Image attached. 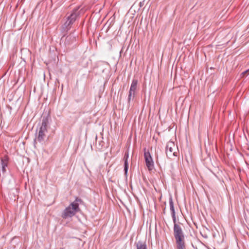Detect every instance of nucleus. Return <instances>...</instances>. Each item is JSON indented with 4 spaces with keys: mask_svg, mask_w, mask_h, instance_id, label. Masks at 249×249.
Masks as SVG:
<instances>
[{
    "mask_svg": "<svg viewBox=\"0 0 249 249\" xmlns=\"http://www.w3.org/2000/svg\"><path fill=\"white\" fill-rule=\"evenodd\" d=\"M79 211V208L78 203L73 202L65 209L62 216L64 218L71 217L74 215Z\"/></svg>",
    "mask_w": 249,
    "mask_h": 249,
    "instance_id": "f257e3e1",
    "label": "nucleus"
},
{
    "mask_svg": "<svg viewBox=\"0 0 249 249\" xmlns=\"http://www.w3.org/2000/svg\"><path fill=\"white\" fill-rule=\"evenodd\" d=\"M138 249H146V245L144 244H140L138 245Z\"/></svg>",
    "mask_w": 249,
    "mask_h": 249,
    "instance_id": "9d476101",
    "label": "nucleus"
},
{
    "mask_svg": "<svg viewBox=\"0 0 249 249\" xmlns=\"http://www.w3.org/2000/svg\"><path fill=\"white\" fill-rule=\"evenodd\" d=\"M172 218L174 222V236L179 237L184 236V234L182 230V225L181 223H177L176 219L175 216V211L172 206Z\"/></svg>",
    "mask_w": 249,
    "mask_h": 249,
    "instance_id": "f03ea898",
    "label": "nucleus"
},
{
    "mask_svg": "<svg viewBox=\"0 0 249 249\" xmlns=\"http://www.w3.org/2000/svg\"><path fill=\"white\" fill-rule=\"evenodd\" d=\"M176 249H185V236L174 237Z\"/></svg>",
    "mask_w": 249,
    "mask_h": 249,
    "instance_id": "20e7f679",
    "label": "nucleus"
},
{
    "mask_svg": "<svg viewBox=\"0 0 249 249\" xmlns=\"http://www.w3.org/2000/svg\"><path fill=\"white\" fill-rule=\"evenodd\" d=\"M125 163H124V171L125 173L126 174L128 170V163H127V159L128 158V154H126L125 155Z\"/></svg>",
    "mask_w": 249,
    "mask_h": 249,
    "instance_id": "6e6552de",
    "label": "nucleus"
},
{
    "mask_svg": "<svg viewBox=\"0 0 249 249\" xmlns=\"http://www.w3.org/2000/svg\"><path fill=\"white\" fill-rule=\"evenodd\" d=\"M168 150H169V151H171V147H169V146H167V150H166V154L168 155Z\"/></svg>",
    "mask_w": 249,
    "mask_h": 249,
    "instance_id": "9b49d317",
    "label": "nucleus"
},
{
    "mask_svg": "<svg viewBox=\"0 0 249 249\" xmlns=\"http://www.w3.org/2000/svg\"><path fill=\"white\" fill-rule=\"evenodd\" d=\"M249 71V70H247V71H245L244 72H243L242 73V74H245V73H248Z\"/></svg>",
    "mask_w": 249,
    "mask_h": 249,
    "instance_id": "f8f14e48",
    "label": "nucleus"
},
{
    "mask_svg": "<svg viewBox=\"0 0 249 249\" xmlns=\"http://www.w3.org/2000/svg\"><path fill=\"white\" fill-rule=\"evenodd\" d=\"M177 153L176 152H174L173 153V155L175 156H177Z\"/></svg>",
    "mask_w": 249,
    "mask_h": 249,
    "instance_id": "ddd939ff",
    "label": "nucleus"
},
{
    "mask_svg": "<svg viewBox=\"0 0 249 249\" xmlns=\"http://www.w3.org/2000/svg\"><path fill=\"white\" fill-rule=\"evenodd\" d=\"M137 81L135 80H133L132 82L128 95L129 101L131 99L132 97H134L135 91L137 88Z\"/></svg>",
    "mask_w": 249,
    "mask_h": 249,
    "instance_id": "0eeeda50",
    "label": "nucleus"
},
{
    "mask_svg": "<svg viewBox=\"0 0 249 249\" xmlns=\"http://www.w3.org/2000/svg\"><path fill=\"white\" fill-rule=\"evenodd\" d=\"M76 16V14L73 13L67 18V20L64 24V27L65 29H67L70 28L71 25L74 22Z\"/></svg>",
    "mask_w": 249,
    "mask_h": 249,
    "instance_id": "39448f33",
    "label": "nucleus"
},
{
    "mask_svg": "<svg viewBox=\"0 0 249 249\" xmlns=\"http://www.w3.org/2000/svg\"><path fill=\"white\" fill-rule=\"evenodd\" d=\"M48 122L46 120L42 121L41 126L39 129L38 132V138L42 139L45 135V132L47 131Z\"/></svg>",
    "mask_w": 249,
    "mask_h": 249,
    "instance_id": "423d86ee",
    "label": "nucleus"
},
{
    "mask_svg": "<svg viewBox=\"0 0 249 249\" xmlns=\"http://www.w3.org/2000/svg\"><path fill=\"white\" fill-rule=\"evenodd\" d=\"M144 157L146 167L149 171H152L154 168V164L153 159L150 153L145 150Z\"/></svg>",
    "mask_w": 249,
    "mask_h": 249,
    "instance_id": "7ed1b4c3",
    "label": "nucleus"
},
{
    "mask_svg": "<svg viewBox=\"0 0 249 249\" xmlns=\"http://www.w3.org/2000/svg\"><path fill=\"white\" fill-rule=\"evenodd\" d=\"M2 171L3 173H4L5 171V167L7 166V163L4 162L3 160H2Z\"/></svg>",
    "mask_w": 249,
    "mask_h": 249,
    "instance_id": "1a4fd4ad",
    "label": "nucleus"
}]
</instances>
